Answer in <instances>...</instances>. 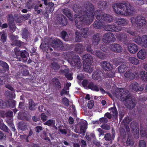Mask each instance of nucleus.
I'll list each match as a JSON object with an SVG mask.
<instances>
[{
	"instance_id": "obj_1",
	"label": "nucleus",
	"mask_w": 147,
	"mask_h": 147,
	"mask_svg": "<svg viewBox=\"0 0 147 147\" xmlns=\"http://www.w3.org/2000/svg\"><path fill=\"white\" fill-rule=\"evenodd\" d=\"M94 5L91 3H89L86 5L85 11H80V13L83 14L82 16L79 17L78 15H75V25L78 29H82L84 25L88 26L91 24L94 18Z\"/></svg>"
},
{
	"instance_id": "obj_2",
	"label": "nucleus",
	"mask_w": 147,
	"mask_h": 147,
	"mask_svg": "<svg viewBox=\"0 0 147 147\" xmlns=\"http://www.w3.org/2000/svg\"><path fill=\"white\" fill-rule=\"evenodd\" d=\"M112 7L114 11L118 14L130 16L135 11L134 7L129 3L125 2L114 3Z\"/></svg>"
},
{
	"instance_id": "obj_3",
	"label": "nucleus",
	"mask_w": 147,
	"mask_h": 147,
	"mask_svg": "<svg viewBox=\"0 0 147 147\" xmlns=\"http://www.w3.org/2000/svg\"><path fill=\"white\" fill-rule=\"evenodd\" d=\"M131 21L132 24L135 25L139 29H142L145 27L147 21L144 17L142 15H138L135 18L131 19Z\"/></svg>"
},
{
	"instance_id": "obj_4",
	"label": "nucleus",
	"mask_w": 147,
	"mask_h": 147,
	"mask_svg": "<svg viewBox=\"0 0 147 147\" xmlns=\"http://www.w3.org/2000/svg\"><path fill=\"white\" fill-rule=\"evenodd\" d=\"M128 90L124 88H118L115 91V96L118 98H119L122 101H126L129 99L130 95L128 94Z\"/></svg>"
},
{
	"instance_id": "obj_5",
	"label": "nucleus",
	"mask_w": 147,
	"mask_h": 147,
	"mask_svg": "<svg viewBox=\"0 0 147 147\" xmlns=\"http://www.w3.org/2000/svg\"><path fill=\"white\" fill-rule=\"evenodd\" d=\"M96 18L99 21L108 23L112 22L113 20V17L111 15L106 13L98 14Z\"/></svg>"
},
{
	"instance_id": "obj_6",
	"label": "nucleus",
	"mask_w": 147,
	"mask_h": 147,
	"mask_svg": "<svg viewBox=\"0 0 147 147\" xmlns=\"http://www.w3.org/2000/svg\"><path fill=\"white\" fill-rule=\"evenodd\" d=\"M82 59L86 63L87 65H83V67L85 71H89L90 68V65H91V61L92 60V57L90 55L86 54L83 55Z\"/></svg>"
},
{
	"instance_id": "obj_7",
	"label": "nucleus",
	"mask_w": 147,
	"mask_h": 147,
	"mask_svg": "<svg viewBox=\"0 0 147 147\" xmlns=\"http://www.w3.org/2000/svg\"><path fill=\"white\" fill-rule=\"evenodd\" d=\"M68 61L72 66L76 67L78 69L80 68L81 66L80 59L78 55L74 56L72 58L68 59Z\"/></svg>"
},
{
	"instance_id": "obj_8",
	"label": "nucleus",
	"mask_w": 147,
	"mask_h": 147,
	"mask_svg": "<svg viewBox=\"0 0 147 147\" xmlns=\"http://www.w3.org/2000/svg\"><path fill=\"white\" fill-rule=\"evenodd\" d=\"M102 40L105 43L109 44L115 42L116 40V38L113 33L109 32L104 34Z\"/></svg>"
},
{
	"instance_id": "obj_9",
	"label": "nucleus",
	"mask_w": 147,
	"mask_h": 147,
	"mask_svg": "<svg viewBox=\"0 0 147 147\" xmlns=\"http://www.w3.org/2000/svg\"><path fill=\"white\" fill-rule=\"evenodd\" d=\"M51 45L52 47L57 50H63L64 46L61 41L58 39H55L52 41Z\"/></svg>"
},
{
	"instance_id": "obj_10",
	"label": "nucleus",
	"mask_w": 147,
	"mask_h": 147,
	"mask_svg": "<svg viewBox=\"0 0 147 147\" xmlns=\"http://www.w3.org/2000/svg\"><path fill=\"white\" fill-rule=\"evenodd\" d=\"M120 26H118L113 24H107L105 26L104 29L107 31L119 32L121 30Z\"/></svg>"
},
{
	"instance_id": "obj_11",
	"label": "nucleus",
	"mask_w": 147,
	"mask_h": 147,
	"mask_svg": "<svg viewBox=\"0 0 147 147\" xmlns=\"http://www.w3.org/2000/svg\"><path fill=\"white\" fill-rule=\"evenodd\" d=\"M101 38L100 34L99 33H96L93 35L92 39V45L94 46H97L99 43Z\"/></svg>"
},
{
	"instance_id": "obj_12",
	"label": "nucleus",
	"mask_w": 147,
	"mask_h": 147,
	"mask_svg": "<svg viewBox=\"0 0 147 147\" xmlns=\"http://www.w3.org/2000/svg\"><path fill=\"white\" fill-rule=\"evenodd\" d=\"M110 50L116 53H120L122 50V48L120 45L117 43H113L110 46Z\"/></svg>"
},
{
	"instance_id": "obj_13",
	"label": "nucleus",
	"mask_w": 147,
	"mask_h": 147,
	"mask_svg": "<svg viewBox=\"0 0 147 147\" xmlns=\"http://www.w3.org/2000/svg\"><path fill=\"white\" fill-rule=\"evenodd\" d=\"M52 84L54 88L56 90H59L62 87L59 80L56 77L52 79Z\"/></svg>"
},
{
	"instance_id": "obj_14",
	"label": "nucleus",
	"mask_w": 147,
	"mask_h": 147,
	"mask_svg": "<svg viewBox=\"0 0 147 147\" xmlns=\"http://www.w3.org/2000/svg\"><path fill=\"white\" fill-rule=\"evenodd\" d=\"M128 51L131 53L134 54L138 51V47L135 44L130 43L127 46Z\"/></svg>"
},
{
	"instance_id": "obj_15",
	"label": "nucleus",
	"mask_w": 147,
	"mask_h": 147,
	"mask_svg": "<svg viewBox=\"0 0 147 147\" xmlns=\"http://www.w3.org/2000/svg\"><path fill=\"white\" fill-rule=\"evenodd\" d=\"M101 66L103 69L105 71H109L112 69V67L110 63L106 61L102 62L101 63Z\"/></svg>"
},
{
	"instance_id": "obj_16",
	"label": "nucleus",
	"mask_w": 147,
	"mask_h": 147,
	"mask_svg": "<svg viewBox=\"0 0 147 147\" xmlns=\"http://www.w3.org/2000/svg\"><path fill=\"white\" fill-rule=\"evenodd\" d=\"M87 88L88 89H90L96 92H98L99 90V88L98 86L92 82H90L89 83Z\"/></svg>"
},
{
	"instance_id": "obj_17",
	"label": "nucleus",
	"mask_w": 147,
	"mask_h": 147,
	"mask_svg": "<svg viewBox=\"0 0 147 147\" xmlns=\"http://www.w3.org/2000/svg\"><path fill=\"white\" fill-rule=\"evenodd\" d=\"M15 53L16 56H20L22 58H24L25 60L27 59V58L26 56L27 54V52L25 50H24L23 51H15Z\"/></svg>"
},
{
	"instance_id": "obj_18",
	"label": "nucleus",
	"mask_w": 147,
	"mask_h": 147,
	"mask_svg": "<svg viewBox=\"0 0 147 147\" xmlns=\"http://www.w3.org/2000/svg\"><path fill=\"white\" fill-rule=\"evenodd\" d=\"M132 70L131 68L127 71L124 74V76L125 78L129 79L130 80H132L135 77V75L132 72Z\"/></svg>"
},
{
	"instance_id": "obj_19",
	"label": "nucleus",
	"mask_w": 147,
	"mask_h": 147,
	"mask_svg": "<svg viewBox=\"0 0 147 147\" xmlns=\"http://www.w3.org/2000/svg\"><path fill=\"white\" fill-rule=\"evenodd\" d=\"M131 85L132 89L136 92L139 91H142L144 89V88L143 86L139 87L138 83L136 82H134L132 83Z\"/></svg>"
},
{
	"instance_id": "obj_20",
	"label": "nucleus",
	"mask_w": 147,
	"mask_h": 147,
	"mask_svg": "<svg viewBox=\"0 0 147 147\" xmlns=\"http://www.w3.org/2000/svg\"><path fill=\"white\" fill-rule=\"evenodd\" d=\"M36 104L34 102L32 99H29L28 100V108L30 110H35L36 108Z\"/></svg>"
},
{
	"instance_id": "obj_21",
	"label": "nucleus",
	"mask_w": 147,
	"mask_h": 147,
	"mask_svg": "<svg viewBox=\"0 0 147 147\" xmlns=\"http://www.w3.org/2000/svg\"><path fill=\"white\" fill-rule=\"evenodd\" d=\"M136 103L134 100H129L126 101L127 107L129 109H131L134 108Z\"/></svg>"
},
{
	"instance_id": "obj_22",
	"label": "nucleus",
	"mask_w": 147,
	"mask_h": 147,
	"mask_svg": "<svg viewBox=\"0 0 147 147\" xmlns=\"http://www.w3.org/2000/svg\"><path fill=\"white\" fill-rule=\"evenodd\" d=\"M101 72L98 70H96L94 72L92 75V78L95 80H97L101 78Z\"/></svg>"
},
{
	"instance_id": "obj_23",
	"label": "nucleus",
	"mask_w": 147,
	"mask_h": 147,
	"mask_svg": "<svg viewBox=\"0 0 147 147\" xmlns=\"http://www.w3.org/2000/svg\"><path fill=\"white\" fill-rule=\"evenodd\" d=\"M117 38L120 41L124 42L127 40V36L125 34L120 33L117 34Z\"/></svg>"
},
{
	"instance_id": "obj_24",
	"label": "nucleus",
	"mask_w": 147,
	"mask_h": 147,
	"mask_svg": "<svg viewBox=\"0 0 147 147\" xmlns=\"http://www.w3.org/2000/svg\"><path fill=\"white\" fill-rule=\"evenodd\" d=\"M63 14L66 16L71 20H73V15L71 14V11L68 9H64L63 10Z\"/></svg>"
},
{
	"instance_id": "obj_25",
	"label": "nucleus",
	"mask_w": 147,
	"mask_h": 147,
	"mask_svg": "<svg viewBox=\"0 0 147 147\" xmlns=\"http://www.w3.org/2000/svg\"><path fill=\"white\" fill-rule=\"evenodd\" d=\"M146 54V52L145 50L142 49L138 52L137 56L139 59H144L145 58Z\"/></svg>"
},
{
	"instance_id": "obj_26",
	"label": "nucleus",
	"mask_w": 147,
	"mask_h": 147,
	"mask_svg": "<svg viewBox=\"0 0 147 147\" xmlns=\"http://www.w3.org/2000/svg\"><path fill=\"white\" fill-rule=\"evenodd\" d=\"M59 22L60 25L63 26H66L67 23V20L66 18L64 15L61 16L59 20Z\"/></svg>"
},
{
	"instance_id": "obj_27",
	"label": "nucleus",
	"mask_w": 147,
	"mask_h": 147,
	"mask_svg": "<svg viewBox=\"0 0 147 147\" xmlns=\"http://www.w3.org/2000/svg\"><path fill=\"white\" fill-rule=\"evenodd\" d=\"M95 54L96 56L100 59H105L107 57V55L100 51H97L96 52Z\"/></svg>"
},
{
	"instance_id": "obj_28",
	"label": "nucleus",
	"mask_w": 147,
	"mask_h": 147,
	"mask_svg": "<svg viewBox=\"0 0 147 147\" xmlns=\"http://www.w3.org/2000/svg\"><path fill=\"white\" fill-rule=\"evenodd\" d=\"M0 64L3 67V68L1 69H2L3 73H5L6 71L9 70V67L5 62L1 61Z\"/></svg>"
},
{
	"instance_id": "obj_29",
	"label": "nucleus",
	"mask_w": 147,
	"mask_h": 147,
	"mask_svg": "<svg viewBox=\"0 0 147 147\" xmlns=\"http://www.w3.org/2000/svg\"><path fill=\"white\" fill-rule=\"evenodd\" d=\"M101 21L99 22L97 20L95 21L93 24V26L96 29H101L104 26V24Z\"/></svg>"
},
{
	"instance_id": "obj_30",
	"label": "nucleus",
	"mask_w": 147,
	"mask_h": 147,
	"mask_svg": "<svg viewBox=\"0 0 147 147\" xmlns=\"http://www.w3.org/2000/svg\"><path fill=\"white\" fill-rule=\"evenodd\" d=\"M140 78L145 82H147V72L144 71H140Z\"/></svg>"
},
{
	"instance_id": "obj_31",
	"label": "nucleus",
	"mask_w": 147,
	"mask_h": 147,
	"mask_svg": "<svg viewBox=\"0 0 147 147\" xmlns=\"http://www.w3.org/2000/svg\"><path fill=\"white\" fill-rule=\"evenodd\" d=\"M9 101H4L2 99H0V108H5L9 107Z\"/></svg>"
},
{
	"instance_id": "obj_32",
	"label": "nucleus",
	"mask_w": 147,
	"mask_h": 147,
	"mask_svg": "<svg viewBox=\"0 0 147 147\" xmlns=\"http://www.w3.org/2000/svg\"><path fill=\"white\" fill-rule=\"evenodd\" d=\"M116 23L118 25L123 26L125 25L127 23L126 20L121 18H118L116 20Z\"/></svg>"
},
{
	"instance_id": "obj_33",
	"label": "nucleus",
	"mask_w": 147,
	"mask_h": 147,
	"mask_svg": "<svg viewBox=\"0 0 147 147\" xmlns=\"http://www.w3.org/2000/svg\"><path fill=\"white\" fill-rule=\"evenodd\" d=\"M50 67L53 70L56 71L59 69L60 65L57 62H53L51 63Z\"/></svg>"
},
{
	"instance_id": "obj_34",
	"label": "nucleus",
	"mask_w": 147,
	"mask_h": 147,
	"mask_svg": "<svg viewBox=\"0 0 147 147\" xmlns=\"http://www.w3.org/2000/svg\"><path fill=\"white\" fill-rule=\"evenodd\" d=\"M133 40L138 45H140L141 46L142 42V36L141 37L139 35H137L133 38Z\"/></svg>"
},
{
	"instance_id": "obj_35",
	"label": "nucleus",
	"mask_w": 147,
	"mask_h": 147,
	"mask_svg": "<svg viewBox=\"0 0 147 147\" xmlns=\"http://www.w3.org/2000/svg\"><path fill=\"white\" fill-rule=\"evenodd\" d=\"M104 138L107 142H109L110 144H111L112 143L113 140L112 135L110 133H107L105 135Z\"/></svg>"
},
{
	"instance_id": "obj_36",
	"label": "nucleus",
	"mask_w": 147,
	"mask_h": 147,
	"mask_svg": "<svg viewBox=\"0 0 147 147\" xmlns=\"http://www.w3.org/2000/svg\"><path fill=\"white\" fill-rule=\"evenodd\" d=\"M130 128L132 132L139 129L138 125L135 122H131L130 124Z\"/></svg>"
},
{
	"instance_id": "obj_37",
	"label": "nucleus",
	"mask_w": 147,
	"mask_h": 147,
	"mask_svg": "<svg viewBox=\"0 0 147 147\" xmlns=\"http://www.w3.org/2000/svg\"><path fill=\"white\" fill-rule=\"evenodd\" d=\"M89 30L88 28H86L82 29L81 34L84 38H87L89 34Z\"/></svg>"
},
{
	"instance_id": "obj_38",
	"label": "nucleus",
	"mask_w": 147,
	"mask_h": 147,
	"mask_svg": "<svg viewBox=\"0 0 147 147\" xmlns=\"http://www.w3.org/2000/svg\"><path fill=\"white\" fill-rule=\"evenodd\" d=\"M29 32L26 28H23L22 30V38L24 39L27 38L29 36Z\"/></svg>"
},
{
	"instance_id": "obj_39",
	"label": "nucleus",
	"mask_w": 147,
	"mask_h": 147,
	"mask_svg": "<svg viewBox=\"0 0 147 147\" xmlns=\"http://www.w3.org/2000/svg\"><path fill=\"white\" fill-rule=\"evenodd\" d=\"M18 127L21 130L25 131L27 126L26 123L24 122H20L18 124Z\"/></svg>"
},
{
	"instance_id": "obj_40",
	"label": "nucleus",
	"mask_w": 147,
	"mask_h": 147,
	"mask_svg": "<svg viewBox=\"0 0 147 147\" xmlns=\"http://www.w3.org/2000/svg\"><path fill=\"white\" fill-rule=\"evenodd\" d=\"M83 45L82 44L77 43L75 46V50L79 53H81L83 51Z\"/></svg>"
},
{
	"instance_id": "obj_41",
	"label": "nucleus",
	"mask_w": 147,
	"mask_h": 147,
	"mask_svg": "<svg viewBox=\"0 0 147 147\" xmlns=\"http://www.w3.org/2000/svg\"><path fill=\"white\" fill-rule=\"evenodd\" d=\"M129 63L134 65H137L139 63V60L134 57H129Z\"/></svg>"
},
{
	"instance_id": "obj_42",
	"label": "nucleus",
	"mask_w": 147,
	"mask_h": 147,
	"mask_svg": "<svg viewBox=\"0 0 147 147\" xmlns=\"http://www.w3.org/2000/svg\"><path fill=\"white\" fill-rule=\"evenodd\" d=\"M127 67L125 63L121 65L118 68V71L120 73L124 72L127 69Z\"/></svg>"
},
{
	"instance_id": "obj_43",
	"label": "nucleus",
	"mask_w": 147,
	"mask_h": 147,
	"mask_svg": "<svg viewBox=\"0 0 147 147\" xmlns=\"http://www.w3.org/2000/svg\"><path fill=\"white\" fill-rule=\"evenodd\" d=\"M7 20L8 24L13 23L14 21V16H13L11 14H8L7 17Z\"/></svg>"
},
{
	"instance_id": "obj_44",
	"label": "nucleus",
	"mask_w": 147,
	"mask_h": 147,
	"mask_svg": "<svg viewBox=\"0 0 147 147\" xmlns=\"http://www.w3.org/2000/svg\"><path fill=\"white\" fill-rule=\"evenodd\" d=\"M141 46L144 48H147V35H144L142 36V42Z\"/></svg>"
},
{
	"instance_id": "obj_45",
	"label": "nucleus",
	"mask_w": 147,
	"mask_h": 147,
	"mask_svg": "<svg viewBox=\"0 0 147 147\" xmlns=\"http://www.w3.org/2000/svg\"><path fill=\"white\" fill-rule=\"evenodd\" d=\"M134 144V142L130 136H128L127 139L126 145L127 146H132Z\"/></svg>"
},
{
	"instance_id": "obj_46",
	"label": "nucleus",
	"mask_w": 147,
	"mask_h": 147,
	"mask_svg": "<svg viewBox=\"0 0 147 147\" xmlns=\"http://www.w3.org/2000/svg\"><path fill=\"white\" fill-rule=\"evenodd\" d=\"M99 7L102 9L104 10L106 9L107 6V3L105 1H101L99 2Z\"/></svg>"
},
{
	"instance_id": "obj_47",
	"label": "nucleus",
	"mask_w": 147,
	"mask_h": 147,
	"mask_svg": "<svg viewBox=\"0 0 147 147\" xmlns=\"http://www.w3.org/2000/svg\"><path fill=\"white\" fill-rule=\"evenodd\" d=\"M112 111L111 112H112L113 116L114 117H117L118 114L117 109L115 106L114 107H111L109 109V111Z\"/></svg>"
},
{
	"instance_id": "obj_48",
	"label": "nucleus",
	"mask_w": 147,
	"mask_h": 147,
	"mask_svg": "<svg viewBox=\"0 0 147 147\" xmlns=\"http://www.w3.org/2000/svg\"><path fill=\"white\" fill-rule=\"evenodd\" d=\"M61 36L62 39L65 41H67L68 34L67 32L64 30L62 31L61 33Z\"/></svg>"
},
{
	"instance_id": "obj_49",
	"label": "nucleus",
	"mask_w": 147,
	"mask_h": 147,
	"mask_svg": "<svg viewBox=\"0 0 147 147\" xmlns=\"http://www.w3.org/2000/svg\"><path fill=\"white\" fill-rule=\"evenodd\" d=\"M33 5L34 9H35L36 8L39 9V7H41L42 6V4L40 3V1L38 0H37L36 2H34L33 3Z\"/></svg>"
},
{
	"instance_id": "obj_50",
	"label": "nucleus",
	"mask_w": 147,
	"mask_h": 147,
	"mask_svg": "<svg viewBox=\"0 0 147 147\" xmlns=\"http://www.w3.org/2000/svg\"><path fill=\"white\" fill-rule=\"evenodd\" d=\"M7 38V34L5 32H3L1 35L0 40L3 43H4L6 42Z\"/></svg>"
},
{
	"instance_id": "obj_51",
	"label": "nucleus",
	"mask_w": 147,
	"mask_h": 147,
	"mask_svg": "<svg viewBox=\"0 0 147 147\" xmlns=\"http://www.w3.org/2000/svg\"><path fill=\"white\" fill-rule=\"evenodd\" d=\"M55 121L53 119H50L46 122L44 123V124L45 125H47L49 126H51L54 125L55 124Z\"/></svg>"
},
{
	"instance_id": "obj_52",
	"label": "nucleus",
	"mask_w": 147,
	"mask_h": 147,
	"mask_svg": "<svg viewBox=\"0 0 147 147\" xmlns=\"http://www.w3.org/2000/svg\"><path fill=\"white\" fill-rule=\"evenodd\" d=\"M120 133L121 135V137L123 140V139H125L126 137V132L125 129L124 128H122L120 129Z\"/></svg>"
},
{
	"instance_id": "obj_53",
	"label": "nucleus",
	"mask_w": 147,
	"mask_h": 147,
	"mask_svg": "<svg viewBox=\"0 0 147 147\" xmlns=\"http://www.w3.org/2000/svg\"><path fill=\"white\" fill-rule=\"evenodd\" d=\"M0 129L6 132H8L9 131L8 127L3 123H0Z\"/></svg>"
},
{
	"instance_id": "obj_54",
	"label": "nucleus",
	"mask_w": 147,
	"mask_h": 147,
	"mask_svg": "<svg viewBox=\"0 0 147 147\" xmlns=\"http://www.w3.org/2000/svg\"><path fill=\"white\" fill-rule=\"evenodd\" d=\"M21 20V16H19L18 14L14 15V21L17 23H21L22 22Z\"/></svg>"
},
{
	"instance_id": "obj_55",
	"label": "nucleus",
	"mask_w": 147,
	"mask_h": 147,
	"mask_svg": "<svg viewBox=\"0 0 147 147\" xmlns=\"http://www.w3.org/2000/svg\"><path fill=\"white\" fill-rule=\"evenodd\" d=\"M12 42L15 46L18 47H20L24 43L23 42H22L20 40H15L14 41H13Z\"/></svg>"
},
{
	"instance_id": "obj_56",
	"label": "nucleus",
	"mask_w": 147,
	"mask_h": 147,
	"mask_svg": "<svg viewBox=\"0 0 147 147\" xmlns=\"http://www.w3.org/2000/svg\"><path fill=\"white\" fill-rule=\"evenodd\" d=\"M9 28L12 32H14L16 29V26L13 23L8 24Z\"/></svg>"
},
{
	"instance_id": "obj_57",
	"label": "nucleus",
	"mask_w": 147,
	"mask_h": 147,
	"mask_svg": "<svg viewBox=\"0 0 147 147\" xmlns=\"http://www.w3.org/2000/svg\"><path fill=\"white\" fill-rule=\"evenodd\" d=\"M31 15L30 13L23 14L21 16V19L22 20L24 21L28 20L30 18Z\"/></svg>"
},
{
	"instance_id": "obj_58",
	"label": "nucleus",
	"mask_w": 147,
	"mask_h": 147,
	"mask_svg": "<svg viewBox=\"0 0 147 147\" xmlns=\"http://www.w3.org/2000/svg\"><path fill=\"white\" fill-rule=\"evenodd\" d=\"M48 133H47L45 131H43L42 134V138L45 140L48 141L50 140L48 136Z\"/></svg>"
},
{
	"instance_id": "obj_59",
	"label": "nucleus",
	"mask_w": 147,
	"mask_h": 147,
	"mask_svg": "<svg viewBox=\"0 0 147 147\" xmlns=\"http://www.w3.org/2000/svg\"><path fill=\"white\" fill-rule=\"evenodd\" d=\"M107 77L109 78H113L115 76V73L114 72L110 70H109L106 74Z\"/></svg>"
},
{
	"instance_id": "obj_60",
	"label": "nucleus",
	"mask_w": 147,
	"mask_h": 147,
	"mask_svg": "<svg viewBox=\"0 0 147 147\" xmlns=\"http://www.w3.org/2000/svg\"><path fill=\"white\" fill-rule=\"evenodd\" d=\"M100 127L102 128L107 130H109L111 128L110 125L106 123L102 124L101 125Z\"/></svg>"
},
{
	"instance_id": "obj_61",
	"label": "nucleus",
	"mask_w": 147,
	"mask_h": 147,
	"mask_svg": "<svg viewBox=\"0 0 147 147\" xmlns=\"http://www.w3.org/2000/svg\"><path fill=\"white\" fill-rule=\"evenodd\" d=\"M99 121L100 122V124L103 123L104 124L107 123L108 121L107 119L105 117H102L100 118L99 119Z\"/></svg>"
},
{
	"instance_id": "obj_62",
	"label": "nucleus",
	"mask_w": 147,
	"mask_h": 147,
	"mask_svg": "<svg viewBox=\"0 0 147 147\" xmlns=\"http://www.w3.org/2000/svg\"><path fill=\"white\" fill-rule=\"evenodd\" d=\"M69 70L68 68H66L64 69H61L59 71V73L61 74H64L65 76L66 73H69Z\"/></svg>"
},
{
	"instance_id": "obj_63",
	"label": "nucleus",
	"mask_w": 147,
	"mask_h": 147,
	"mask_svg": "<svg viewBox=\"0 0 147 147\" xmlns=\"http://www.w3.org/2000/svg\"><path fill=\"white\" fill-rule=\"evenodd\" d=\"M146 143L145 141L143 140H140L139 142V147H146Z\"/></svg>"
},
{
	"instance_id": "obj_64",
	"label": "nucleus",
	"mask_w": 147,
	"mask_h": 147,
	"mask_svg": "<svg viewBox=\"0 0 147 147\" xmlns=\"http://www.w3.org/2000/svg\"><path fill=\"white\" fill-rule=\"evenodd\" d=\"M20 138L22 140H25L26 142H29V139L28 137L27 136L26 134L21 135L20 136Z\"/></svg>"
}]
</instances>
